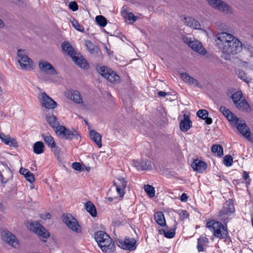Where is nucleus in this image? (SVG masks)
<instances>
[{
	"mask_svg": "<svg viewBox=\"0 0 253 253\" xmlns=\"http://www.w3.org/2000/svg\"><path fill=\"white\" fill-rule=\"evenodd\" d=\"M219 111L229 121L235 124L237 129L241 134L248 140L251 139V132L249 127L247 126L244 120L239 119L225 106H221Z\"/></svg>",
	"mask_w": 253,
	"mask_h": 253,
	"instance_id": "obj_1",
	"label": "nucleus"
},
{
	"mask_svg": "<svg viewBox=\"0 0 253 253\" xmlns=\"http://www.w3.org/2000/svg\"><path fill=\"white\" fill-rule=\"evenodd\" d=\"M242 43L237 38L231 44H228L221 51V57L223 59L228 60L230 58L231 55L240 53L242 50Z\"/></svg>",
	"mask_w": 253,
	"mask_h": 253,
	"instance_id": "obj_2",
	"label": "nucleus"
},
{
	"mask_svg": "<svg viewBox=\"0 0 253 253\" xmlns=\"http://www.w3.org/2000/svg\"><path fill=\"white\" fill-rule=\"evenodd\" d=\"M207 227L212 232L215 237L225 239L228 236L226 226H225L219 221L214 220L208 221L207 223Z\"/></svg>",
	"mask_w": 253,
	"mask_h": 253,
	"instance_id": "obj_3",
	"label": "nucleus"
},
{
	"mask_svg": "<svg viewBox=\"0 0 253 253\" xmlns=\"http://www.w3.org/2000/svg\"><path fill=\"white\" fill-rule=\"evenodd\" d=\"M126 183L127 181L123 178H119L117 181L114 180L113 184L116 187V190L119 196H114L113 193H115V191L110 189L107 194L108 196L107 198L108 201L112 202L114 200L118 199V197L122 198L125 194L124 190L126 187Z\"/></svg>",
	"mask_w": 253,
	"mask_h": 253,
	"instance_id": "obj_4",
	"label": "nucleus"
},
{
	"mask_svg": "<svg viewBox=\"0 0 253 253\" xmlns=\"http://www.w3.org/2000/svg\"><path fill=\"white\" fill-rule=\"evenodd\" d=\"M235 39H237V38L232 34L225 32H221L216 35V44L221 51L228 44H231Z\"/></svg>",
	"mask_w": 253,
	"mask_h": 253,
	"instance_id": "obj_5",
	"label": "nucleus"
},
{
	"mask_svg": "<svg viewBox=\"0 0 253 253\" xmlns=\"http://www.w3.org/2000/svg\"><path fill=\"white\" fill-rule=\"evenodd\" d=\"M62 219L63 222L73 231L77 233H80L82 232V227L79 224L77 219L71 214H63Z\"/></svg>",
	"mask_w": 253,
	"mask_h": 253,
	"instance_id": "obj_6",
	"label": "nucleus"
},
{
	"mask_svg": "<svg viewBox=\"0 0 253 253\" xmlns=\"http://www.w3.org/2000/svg\"><path fill=\"white\" fill-rule=\"evenodd\" d=\"M17 60L23 70H30L32 68L31 59L28 56L25 50L19 49L17 51Z\"/></svg>",
	"mask_w": 253,
	"mask_h": 253,
	"instance_id": "obj_7",
	"label": "nucleus"
},
{
	"mask_svg": "<svg viewBox=\"0 0 253 253\" xmlns=\"http://www.w3.org/2000/svg\"><path fill=\"white\" fill-rule=\"evenodd\" d=\"M55 132L59 136L62 138L71 140L75 137L78 139L80 137L78 132L71 131L63 126H57Z\"/></svg>",
	"mask_w": 253,
	"mask_h": 253,
	"instance_id": "obj_8",
	"label": "nucleus"
},
{
	"mask_svg": "<svg viewBox=\"0 0 253 253\" xmlns=\"http://www.w3.org/2000/svg\"><path fill=\"white\" fill-rule=\"evenodd\" d=\"M13 172L6 164L0 162V181L6 184L12 179Z\"/></svg>",
	"mask_w": 253,
	"mask_h": 253,
	"instance_id": "obj_9",
	"label": "nucleus"
},
{
	"mask_svg": "<svg viewBox=\"0 0 253 253\" xmlns=\"http://www.w3.org/2000/svg\"><path fill=\"white\" fill-rule=\"evenodd\" d=\"M28 227L31 231L37 234L40 238L47 239L50 236L47 230L39 222H31Z\"/></svg>",
	"mask_w": 253,
	"mask_h": 253,
	"instance_id": "obj_10",
	"label": "nucleus"
},
{
	"mask_svg": "<svg viewBox=\"0 0 253 253\" xmlns=\"http://www.w3.org/2000/svg\"><path fill=\"white\" fill-rule=\"evenodd\" d=\"M210 5L226 14L232 13L231 7L222 0H207Z\"/></svg>",
	"mask_w": 253,
	"mask_h": 253,
	"instance_id": "obj_11",
	"label": "nucleus"
},
{
	"mask_svg": "<svg viewBox=\"0 0 253 253\" xmlns=\"http://www.w3.org/2000/svg\"><path fill=\"white\" fill-rule=\"evenodd\" d=\"M39 67L40 70L48 75H56L57 74L55 68L51 64L45 60H41L39 62Z\"/></svg>",
	"mask_w": 253,
	"mask_h": 253,
	"instance_id": "obj_12",
	"label": "nucleus"
},
{
	"mask_svg": "<svg viewBox=\"0 0 253 253\" xmlns=\"http://www.w3.org/2000/svg\"><path fill=\"white\" fill-rule=\"evenodd\" d=\"M105 237L106 238L105 241L103 242L101 245H98L105 253H111L115 251V243L109 235H105Z\"/></svg>",
	"mask_w": 253,
	"mask_h": 253,
	"instance_id": "obj_13",
	"label": "nucleus"
},
{
	"mask_svg": "<svg viewBox=\"0 0 253 253\" xmlns=\"http://www.w3.org/2000/svg\"><path fill=\"white\" fill-rule=\"evenodd\" d=\"M42 105L45 108L53 109L57 106V103L51 98L45 92L42 93Z\"/></svg>",
	"mask_w": 253,
	"mask_h": 253,
	"instance_id": "obj_14",
	"label": "nucleus"
},
{
	"mask_svg": "<svg viewBox=\"0 0 253 253\" xmlns=\"http://www.w3.org/2000/svg\"><path fill=\"white\" fill-rule=\"evenodd\" d=\"M234 211V208L231 201H226L223 206V209L219 212V215L221 217V219L225 221L226 219L223 216L224 215H228Z\"/></svg>",
	"mask_w": 253,
	"mask_h": 253,
	"instance_id": "obj_15",
	"label": "nucleus"
},
{
	"mask_svg": "<svg viewBox=\"0 0 253 253\" xmlns=\"http://www.w3.org/2000/svg\"><path fill=\"white\" fill-rule=\"evenodd\" d=\"M3 240L15 248H18L20 246L16 236L10 232L4 234Z\"/></svg>",
	"mask_w": 253,
	"mask_h": 253,
	"instance_id": "obj_16",
	"label": "nucleus"
},
{
	"mask_svg": "<svg viewBox=\"0 0 253 253\" xmlns=\"http://www.w3.org/2000/svg\"><path fill=\"white\" fill-rule=\"evenodd\" d=\"M0 139L5 144L11 147L17 148L18 145L16 140L12 138L9 135H5L4 133H0Z\"/></svg>",
	"mask_w": 253,
	"mask_h": 253,
	"instance_id": "obj_17",
	"label": "nucleus"
},
{
	"mask_svg": "<svg viewBox=\"0 0 253 253\" xmlns=\"http://www.w3.org/2000/svg\"><path fill=\"white\" fill-rule=\"evenodd\" d=\"M191 167L194 170L198 172H203L207 168V164L204 161L195 160L191 164Z\"/></svg>",
	"mask_w": 253,
	"mask_h": 253,
	"instance_id": "obj_18",
	"label": "nucleus"
},
{
	"mask_svg": "<svg viewBox=\"0 0 253 253\" xmlns=\"http://www.w3.org/2000/svg\"><path fill=\"white\" fill-rule=\"evenodd\" d=\"M73 60L80 68L84 69H87L89 68V66L87 63L86 60L81 54H78L77 55H75L72 58Z\"/></svg>",
	"mask_w": 253,
	"mask_h": 253,
	"instance_id": "obj_19",
	"label": "nucleus"
},
{
	"mask_svg": "<svg viewBox=\"0 0 253 253\" xmlns=\"http://www.w3.org/2000/svg\"><path fill=\"white\" fill-rule=\"evenodd\" d=\"M61 47L63 51L72 58L75 55H77V52L71 44L68 42H65L62 43Z\"/></svg>",
	"mask_w": 253,
	"mask_h": 253,
	"instance_id": "obj_20",
	"label": "nucleus"
},
{
	"mask_svg": "<svg viewBox=\"0 0 253 253\" xmlns=\"http://www.w3.org/2000/svg\"><path fill=\"white\" fill-rule=\"evenodd\" d=\"M135 167L142 170L151 169L152 168L151 162L146 160H141L140 161H133Z\"/></svg>",
	"mask_w": 253,
	"mask_h": 253,
	"instance_id": "obj_21",
	"label": "nucleus"
},
{
	"mask_svg": "<svg viewBox=\"0 0 253 253\" xmlns=\"http://www.w3.org/2000/svg\"><path fill=\"white\" fill-rule=\"evenodd\" d=\"M192 122L189 117L185 114L184 115V118L180 123L179 127L181 131H187L191 127Z\"/></svg>",
	"mask_w": 253,
	"mask_h": 253,
	"instance_id": "obj_22",
	"label": "nucleus"
},
{
	"mask_svg": "<svg viewBox=\"0 0 253 253\" xmlns=\"http://www.w3.org/2000/svg\"><path fill=\"white\" fill-rule=\"evenodd\" d=\"M189 46L193 50L201 54L204 55L206 53V51L202 46L201 43L198 41H192Z\"/></svg>",
	"mask_w": 253,
	"mask_h": 253,
	"instance_id": "obj_23",
	"label": "nucleus"
},
{
	"mask_svg": "<svg viewBox=\"0 0 253 253\" xmlns=\"http://www.w3.org/2000/svg\"><path fill=\"white\" fill-rule=\"evenodd\" d=\"M181 79L185 82L191 85L199 87L200 84L196 79L190 76L188 74L182 73L180 74Z\"/></svg>",
	"mask_w": 253,
	"mask_h": 253,
	"instance_id": "obj_24",
	"label": "nucleus"
},
{
	"mask_svg": "<svg viewBox=\"0 0 253 253\" xmlns=\"http://www.w3.org/2000/svg\"><path fill=\"white\" fill-rule=\"evenodd\" d=\"M184 22L186 25L190 27L193 29H200L201 25L200 23L194 18L189 17L184 18Z\"/></svg>",
	"mask_w": 253,
	"mask_h": 253,
	"instance_id": "obj_25",
	"label": "nucleus"
},
{
	"mask_svg": "<svg viewBox=\"0 0 253 253\" xmlns=\"http://www.w3.org/2000/svg\"><path fill=\"white\" fill-rule=\"evenodd\" d=\"M68 97L76 103H83V99L80 93L77 90L69 91Z\"/></svg>",
	"mask_w": 253,
	"mask_h": 253,
	"instance_id": "obj_26",
	"label": "nucleus"
},
{
	"mask_svg": "<svg viewBox=\"0 0 253 253\" xmlns=\"http://www.w3.org/2000/svg\"><path fill=\"white\" fill-rule=\"evenodd\" d=\"M91 139L95 142L99 148L102 147L101 136L94 130H91L89 132Z\"/></svg>",
	"mask_w": 253,
	"mask_h": 253,
	"instance_id": "obj_27",
	"label": "nucleus"
},
{
	"mask_svg": "<svg viewBox=\"0 0 253 253\" xmlns=\"http://www.w3.org/2000/svg\"><path fill=\"white\" fill-rule=\"evenodd\" d=\"M125 249L129 251H133L136 248V241L134 239L126 238L125 240Z\"/></svg>",
	"mask_w": 253,
	"mask_h": 253,
	"instance_id": "obj_28",
	"label": "nucleus"
},
{
	"mask_svg": "<svg viewBox=\"0 0 253 253\" xmlns=\"http://www.w3.org/2000/svg\"><path fill=\"white\" fill-rule=\"evenodd\" d=\"M45 119L47 123L52 128H55L56 129L57 126H59V123L57 121V119L55 116L53 115H46Z\"/></svg>",
	"mask_w": 253,
	"mask_h": 253,
	"instance_id": "obj_29",
	"label": "nucleus"
},
{
	"mask_svg": "<svg viewBox=\"0 0 253 253\" xmlns=\"http://www.w3.org/2000/svg\"><path fill=\"white\" fill-rule=\"evenodd\" d=\"M236 107L239 109L243 111L248 112L250 110V106L248 102L244 98L235 105Z\"/></svg>",
	"mask_w": 253,
	"mask_h": 253,
	"instance_id": "obj_30",
	"label": "nucleus"
},
{
	"mask_svg": "<svg viewBox=\"0 0 253 253\" xmlns=\"http://www.w3.org/2000/svg\"><path fill=\"white\" fill-rule=\"evenodd\" d=\"M154 218L156 222L160 226H164L166 225L165 219L162 212H156L155 214Z\"/></svg>",
	"mask_w": 253,
	"mask_h": 253,
	"instance_id": "obj_31",
	"label": "nucleus"
},
{
	"mask_svg": "<svg viewBox=\"0 0 253 253\" xmlns=\"http://www.w3.org/2000/svg\"><path fill=\"white\" fill-rule=\"evenodd\" d=\"M105 235H108L102 231H99L95 234V239L98 245H101V243L105 241L106 238Z\"/></svg>",
	"mask_w": 253,
	"mask_h": 253,
	"instance_id": "obj_32",
	"label": "nucleus"
},
{
	"mask_svg": "<svg viewBox=\"0 0 253 253\" xmlns=\"http://www.w3.org/2000/svg\"><path fill=\"white\" fill-rule=\"evenodd\" d=\"M44 145L42 141L36 142L33 146V150L35 153L40 154L44 151Z\"/></svg>",
	"mask_w": 253,
	"mask_h": 253,
	"instance_id": "obj_33",
	"label": "nucleus"
},
{
	"mask_svg": "<svg viewBox=\"0 0 253 253\" xmlns=\"http://www.w3.org/2000/svg\"><path fill=\"white\" fill-rule=\"evenodd\" d=\"M42 137L45 143L50 147H55V141L53 138L49 134H42Z\"/></svg>",
	"mask_w": 253,
	"mask_h": 253,
	"instance_id": "obj_34",
	"label": "nucleus"
},
{
	"mask_svg": "<svg viewBox=\"0 0 253 253\" xmlns=\"http://www.w3.org/2000/svg\"><path fill=\"white\" fill-rule=\"evenodd\" d=\"M85 208L92 216L95 217L96 216L97 212L95 207L91 202L88 201L86 203Z\"/></svg>",
	"mask_w": 253,
	"mask_h": 253,
	"instance_id": "obj_35",
	"label": "nucleus"
},
{
	"mask_svg": "<svg viewBox=\"0 0 253 253\" xmlns=\"http://www.w3.org/2000/svg\"><path fill=\"white\" fill-rule=\"evenodd\" d=\"M232 100H233L235 105L237 104L239 102L241 101L244 97L243 96V94L241 91H238L232 94L231 96Z\"/></svg>",
	"mask_w": 253,
	"mask_h": 253,
	"instance_id": "obj_36",
	"label": "nucleus"
},
{
	"mask_svg": "<svg viewBox=\"0 0 253 253\" xmlns=\"http://www.w3.org/2000/svg\"><path fill=\"white\" fill-rule=\"evenodd\" d=\"M109 72L106 78L108 81L112 83L119 80L120 77L115 72L111 69Z\"/></svg>",
	"mask_w": 253,
	"mask_h": 253,
	"instance_id": "obj_37",
	"label": "nucleus"
},
{
	"mask_svg": "<svg viewBox=\"0 0 253 253\" xmlns=\"http://www.w3.org/2000/svg\"><path fill=\"white\" fill-rule=\"evenodd\" d=\"M85 44L90 53L94 54L97 52L98 48L91 42L86 40L85 41Z\"/></svg>",
	"mask_w": 253,
	"mask_h": 253,
	"instance_id": "obj_38",
	"label": "nucleus"
},
{
	"mask_svg": "<svg viewBox=\"0 0 253 253\" xmlns=\"http://www.w3.org/2000/svg\"><path fill=\"white\" fill-rule=\"evenodd\" d=\"M211 151L213 153H217L218 156L221 157L223 155V148L220 145H213L211 147Z\"/></svg>",
	"mask_w": 253,
	"mask_h": 253,
	"instance_id": "obj_39",
	"label": "nucleus"
},
{
	"mask_svg": "<svg viewBox=\"0 0 253 253\" xmlns=\"http://www.w3.org/2000/svg\"><path fill=\"white\" fill-rule=\"evenodd\" d=\"M238 77L242 81L246 83H248L250 81V77L243 70H239L237 73Z\"/></svg>",
	"mask_w": 253,
	"mask_h": 253,
	"instance_id": "obj_40",
	"label": "nucleus"
},
{
	"mask_svg": "<svg viewBox=\"0 0 253 253\" xmlns=\"http://www.w3.org/2000/svg\"><path fill=\"white\" fill-rule=\"evenodd\" d=\"M144 190L146 192L147 195L150 197H154L155 196V189L154 188L150 185H146L144 186Z\"/></svg>",
	"mask_w": 253,
	"mask_h": 253,
	"instance_id": "obj_41",
	"label": "nucleus"
},
{
	"mask_svg": "<svg viewBox=\"0 0 253 253\" xmlns=\"http://www.w3.org/2000/svg\"><path fill=\"white\" fill-rule=\"evenodd\" d=\"M159 231L160 234H163L168 238H171L175 235V230L174 229H171L167 231H166L164 229H161Z\"/></svg>",
	"mask_w": 253,
	"mask_h": 253,
	"instance_id": "obj_42",
	"label": "nucleus"
},
{
	"mask_svg": "<svg viewBox=\"0 0 253 253\" xmlns=\"http://www.w3.org/2000/svg\"><path fill=\"white\" fill-rule=\"evenodd\" d=\"M97 23L101 27H104L107 24V19L102 15H98L95 18Z\"/></svg>",
	"mask_w": 253,
	"mask_h": 253,
	"instance_id": "obj_43",
	"label": "nucleus"
},
{
	"mask_svg": "<svg viewBox=\"0 0 253 253\" xmlns=\"http://www.w3.org/2000/svg\"><path fill=\"white\" fill-rule=\"evenodd\" d=\"M111 69L105 66L100 67L97 70L99 73L105 78H106L107 75L110 73Z\"/></svg>",
	"mask_w": 253,
	"mask_h": 253,
	"instance_id": "obj_44",
	"label": "nucleus"
},
{
	"mask_svg": "<svg viewBox=\"0 0 253 253\" xmlns=\"http://www.w3.org/2000/svg\"><path fill=\"white\" fill-rule=\"evenodd\" d=\"M233 162V158L231 155H226L223 158V163L226 167L231 166Z\"/></svg>",
	"mask_w": 253,
	"mask_h": 253,
	"instance_id": "obj_45",
	"label": "nucleus"
},
{
	"mask_svg": "<svg viewBox=\"0 0 253 253\" xmlns=\"http://www.w3.org/2000/svg\"><path fill=\"white\" fill-rule=\"evenodd\" d=\"M71 22L73 26L78 31L80 32H83L84 31V27L81 26L76 19H73L71 20Z\"/></svg>",
	"mask_w": 253,
	"mask_h": 253,
	"instance_id": "obj_46",
	"label": "nucleus"
},
{
	"mask_svg": "<svg viewBox=\"0 0 253 253\" xmlns=\"http://www.w3.org/2000/svg\"><path fill=\"white\" fill-rule=\"evenodd\" d=\"M208 112L206 110H199L197 112V115L200 118L203 120L207 118L208 116Z\"/></svg>",
	"mask_w": 253,
	"mask_h": 253,
	"instance_id": "obj_47",
	"label": "nucleus"
},
{
	"mask_svg": "<svg viewBox=\"0 0 253 253\" xmlns=\"http://www.w3.org/2000/svg\"><path fill=\"white\" fill-rule=\"evenodd\" d=\"M27 181L30 182L31 183H33L35 181V178L34 174L29 171L25 175H23Z\"/></svg>",
	"mask_w": 253,
	"mask_h": 253,
	"instance_id": "obj_48",
	"label": "nucleus"
},
{
	"mask_svg": "<svg viewBox=\"0 0 253 253\" xmlns=\"http://www.w3.org/2000/svg\"><path fill=\"white\" fill-rule=\"evenodd\" d=\"M69 7L73 11H76L78 9V5L76 1H71L69 4Z\"/></svg>",
	"mask_w": 253,
	"mask_h": 253,
	"instance_id": "obj_49",
	"label": "nucleus"
},
{
	"mask_svg": "<svg viewBox=\"0 0 253 253\" xmlns=\"http://www.w3.org/2000/svg\"><path fill=\"white\" fill-rule=\"evenodd\" d=\"M72 168L77 171H83L84 169L82 168L81 164L78 162L73 163L72 166Z\"/></svg>",
	"mask_w": 253,
	"mask_h": 253,
	"instance_id": "obj_50",
	"label": "nucleus"
},
{
	"mask_svg": "<svg viewBox=\"0 0 253 253\" xmlns=\"http://www.w3.org/2000/svg\"><path fill=\"white\" fill-rule=\"evenodd\" d=\"M126 18L128 20L132 21V22H134L136 20V17L132 13H128Z\"/></svg>",
	"mask_w": 253,
	"mask_h": 253,
	"instance_id": "obj_51",
	"label": "nucleus"
},
{
	"mask_svg": "<svg viewBox=\"0 0 253 253\" xmlns=\"http://www.w3.org/2000/svg\"><path fill=\"white\" fill-rule=\"evenodd\" d=\"M182 41H183L184 42L186 43L188 46H189V45L190 44V43H191V42L192 41L191 40V39H190V38H189L187 37H185V36H184L182 38Z\"/></svg>",
	"mask_w": 253,
	"mask_h": 253,
	"instance_id": "obj_52",
	"label": "nucleus"
},
{
	"mask_svg": "<svg viewBox=\"0 0 253 253\" xmlns=\"http://www.w3.org/2000/svg\"><path fill=\"white\" fill-rule=\"evenodd\" d=\"M204 244L201 242H198L197 249L199 252L204 251Z\"/></svg>",
	"mask_w": 253,
	"mask_h": 253,
	"instance_id": "obj_53",
	"label": "nucleus"
},
{
	"mask_svg": "<svg viewBox=\"0 0 253 253\" xmlns=\"http://www.w3.org/2000/svg\"><path fill=\"white\" fill-rule=\"evenodd\" d=\"M40 217L43 219H50L51 218V215L49 213H42L40 215Z\"/></svg>",
	"mask_w": 253,
	"mask_h": 253,
	"instance_id": "obj_54",
	"label": "nucleus"
},
{
	"mask_svg": "<svg viewBox=\"0 0 253 253\" xmlns=\"http://www.w3.org/2000/svg\"><path fill=\"white\" fill-rule=\"evenodd\" d=\"M29 171H30L28 169L23 168L22 167H21L19 169V173L23 175H25Z\"/></svg>",
	"mask_w": 253,
	"mask_h": 253,
	"instance_id": "obj_55",
	"label": "nucleus"
},
{
	"mask_svg": "<svg viewBox=\"0 0 253 253\" xmlns=\"http://www.w3.org/2000/svg\"><path fill=\"white\" fill-rule=\"evenodd\" d=\"M52 149V151H53L55 155H58L60 152V149L56 146V144H55V147H50Z\"/></svg>",
	"mask_w": 253,
	"mask_h": 253,
	"instance_id": "obj_56",
	"label": "nucleus"
},
{
	"mask_svg": "<svg viewBox=\"0 0 253 253\" xmlns=\"http://www.w3.org/2000/svg\"><path fill=\"white\" fill-rule=\"evenodd\" d=\"M198 242H201L202 243H208V239L206 237H200L198 239Z\"/></svg>",
	"mask_w": 253,
	"mask_h": 253,
	"instance_id": "obj_57",
	"label": "nucleus"
},
{
	"mask_svg": "<svg viewBox=\"0 0 253 253\" xmlns=\"http://www.w3.org/2000/svg\"><path fill=\"white\" fill-rule=\"evenodd\" d=\"M188 199V196L186 194L183 193L180 197V200L182 202H185Z\"/></svg>",
	"mask_w": 253,
	"mask_h": 253,
	"instance_id": "obj_58",
	"label": "nucleus"
},
{
	"mask_svg": "<svg viewBox=\"0 0 253 253\" xmlns=\"http://www.w3.org/2000/svg\"><path fill=\"white\" fill-rule=\"evenodd\" d=\"M204 120H205V122L207 125H211L212 122V119L209 118L208 116Z\"/></svg>",
	"mask_w": 253,
	"mask_h": 253,
	"instance_id": "obj_59",
	"label": "nucleus"
},
{
	"mask_svg": "<svg viewBox=\"0 0 253 253\" xmlns=\"http://www.w3.org/2000/svg\"><path fill=\"white\" fill-rule=\"evenodd\" d=\"M118 246L123 248L124 249H126L125 247V241L124 242H123L122 241H119L118 242Z\"/></svg>",
	"mask_w": 253,
	"mask_h": 253,
	"instance_id": "obj_60",
	"label": "nucleus"
},
{
	"mask_svg": "<svg viewBox=\"0 0 253 253\" xmlns=\"http://www.w3.org/2000/svg\"><path fill=\"white\" fill-rule=\"evenodd\" d=\"M243 177L245 180L248 179L249 177L248 173L246 171H244L243 173Z\"/></svg>",
	"mask_w": 253,
	"mask_h": 253,
	"instance_id": "obj_61",
	"label": "nucleus"
},
{
	"mask_svg": "<svg viewBox=\"0 0 253 253\" xmlns=\"http://www.w3.org/2000/svg\"><path fill=\"white\" fill-rule=\"evenodd\" d=\"M181 216L184 218L185 217L188 216V213L186 211L182 210L180 213Z\"/></svg>",
	"mask_w": 253,
	"mask_h": 253,
	"instance_id": "obj_62",
	"label": "nucleus"
},
{
	"mask_svg": "<svg viewBox=\"0 0 253 253\" xmlns=\"http://www.w3.org/2000/svg\"><path fill=\"white\" fill-rule=\"evenodd\" d=\"M158 94L160 96L165 97L167 95V93L164 91H160L158 92Z\"/></svg>",
	"mask_w": 253,
	"mask_h": 253,
	"instance_id": "obj_63",
	"label": "nucleus"
},
{
	"mask_svg": "<svg viewBox=\"0 0 253 253\" xmlns=\"http://www.w3.org/2000/svg\"><path fill=\"white\" fill-rule=\"evenodd\" d=\"M4 27V24L3 21L0 18V28H3Z\"/></svg>",
	"mask_w": 253,
	"mask_h": 253,
	"instance_id": "obj_64",
	"label": "nucleus"
}]
</instances>
